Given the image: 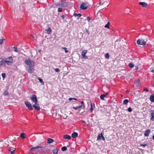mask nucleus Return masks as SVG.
I'll return each mask as SVG.
<instances>
[{
  "label": "nucleus",
  "mask_w": 154,
  "mask_h": 154,
  "mask_svg": "<svg viewBox=\"0 0 154 154\" xmlns=\"http://www.w3.org/2000/svg\"><path fill=\"white\" fill-rule=\"evenodd\" d=\"M25 63L27 65L26 67L27 71L30 74L33 73L34 71V61L30 59H26L25 61Z\"/></svg>",
  "instance_id": "1"
},
{
  "label": "nucleus",
  "mask_w": 154,
  "mask_h": 154,
  "mask_svg": "<svg viewBox=\"0 0 154 154\" xmlns=\"http://www.w3.org/2000/svg\"><path fill=\"white\" fill-rule=\"evenodd\" d=\"M24 103L26 106L30 110H32L33 109V108L32 106L31 103L29 102L26 100L25 101Z\"/></svg>",
  "instance_id": "2"
},
{
  "label": "nucleus",
  "mask_w": 154,
  "mask_h": 154,
  "mask_svg": "<svg viewBox=\"0 0 154 154\" xmlns=\"http://www.w3.org/2000/svg\"><path fill=\"white\" fill-rule=\"evenodd\" d=\"M88 7V4L85 3H83L81 4L80 8L82 10H86Z\"/></svg>",
  "instance_id": "3"
},
{
  "label": "nucleus",
  "mask_w": 154,
  "mask_h": 154,
  "mask_svg": "<svg viewBox=\"0 0 154 154\" xmlns=\"http://www.w3.org/2000/svg\"><path fill=\"white\" fill-rule=\"evenodd\" d=\"M60 2L61 6L62 7H66L69 5L68 3L66 2L65 0L63 1V0H60Z\"/></svg>",
  "instance_id": "4"
},
{
  "label": "nucleus",
  "mask_w": 154,
  "mask_h": 154,
  "mask_svg": "<svg viewBox=\"0 0 154 154\" xmlns=\"http://www.w3.org/2000/svg\"><path fill=\"white\" fill-rule=\"evenodd\" d=\"M87 52V51L84 50L82 51V59H87L88 58V57L85 56V54Z\"/></svg>",
  "instance_id": "5"
},
{
  "label": "nucleus",
  "mask_w": 154,
  "mask_h": 154,
  "mask_svg": "<svg viewBox=\"0 0 154 154\" xmlns=\"http://www.w3.org/2000/svg\"><path fill=\"white\" fill-rule=\"evenodd\" d=\"M137 43L138 45H144V41L143 39L142 38L139 39L137 41Z\"/></svg>",
  "instance_id": "6"
},
{
  "label": "nucleus",
  "mask_w": 154,
  "mask_h": 154,
  "mask_svg": "<svg viewBox=\"0 0 154 154\" xmlns=\"http://www.w3.org/2000/svg\"><path fill=\"white\" fill-rule=\"evenodd\" d=\"M31 100L35 103H37V100L35 95H33L31 97Z\"/></svg>",
  "instance_id": "7"
},
{
  "label": "nucleus",
  "mask_w": 154,
  "mask_h": 154,
  "mask_svg": "<svg viewBox=\"0 0 154 154\" xmlns=\"http://www.w3.org/2000/svg\"><path fill=\"white\" fill-rule=\"evenodd\" d=\"M33 106L37 110H39L40 109V108L37 103H35V104L33 105Z\"/></svg>",
  "instance_id": "8"
},
{
  "label": "nucleus",
  "mask_w": 154,
  "mask_h": 154,
  "mask_svg": "<svg viewBox=\"0 0 154 154\" xmlns=\"http://www.w3.org/2000/svg\"><path fill=\"white\" fill-rule=\"evenodd\" d=\"M5 63H6L7 65H10L11 64H12L13 63V59H11L10 60H8L7 59L6 60L5 59Z\"/></svg>",
  "instance_id": "9"
},
{
  "label": "nucleus",
  "mask_w": 154,
  "mask_h": 154,
  "mask_svg": "<svg viewBox=\"0 0 154 154\" xmlns=\"http://www.w3.org/2000/svg\"><path fill=\"white\" fill-rule=\"evenodd\" d=\"M150 132V130L148 129L145 131V136H148L149 135Z\"/></svg>",
  "instance_id": "10"
},
{
  "label": "nucleus",
  "mask_w": 154,
  "mask_h": 154,
  "mask_svg": "<svg viewBox=\"0 0 154 154\" xmlns=\"http://www.w3.org/2000/svg\"><path fill=\"white\" fill-rule=\"evenodd\" d=\"M78 133L75 132H73L72 134V137L74 138L77 137L78 136Z\"/></svg>",
  "instance_id": "11"
},
{
  "label": "nucleus",
  "mask_w": 154,
  "mask_h": 154,
  "mask_svg": "<svg viewBox=\"0 0 154 154\" xmlns=\"http://www.w3.org/2000/svg\"><path fill=\"white\" fill-rule=\"evenodd\" d=\"M64 138L66 139L70 140L71 139V137L70 136L68 135H65L64 136Z\"/></svg>",
  "instance_id": "12"
},
{
  "label": "nucleus",
  "mask_w": 154,
  "mask_h": 154,
  "mask_svg": "<svg viewBox=\"0 0 154 154\" xmlns=\"http://www.w3.org/2000/svg\"><path fill=\"white\" fill-rule=\"evenodd\" d=\"M54 142V140L51 138H49L47 140V143L49 144L52 143Z\"/></svg>",
  "instance_id": "13"
},
{
  "label": "nucleus",
  "mask_w": 154,
  "mask_h": 154,
  "mask_svg": "<svg viewBox=\"0 0 154 154\" xmlns=\"http://www.w3.org/2000/svg\"><path fill=\"white\" fill-rule=\"evenodd\" d=\"M5 59H3L2 60V61H0V66L3 65H5Z\"/></svg>",
  "instance_id": "14"
},
{
  "label": "nucleus",
  "mask_w": 154,
  "mask_h": 154,
  "mask_svg": "<svg viewBox=\"0 0 154 154\" xmlns=\"http://www.w3.org/2000/svg\"><path fill=\"white\" fill-rule=\"evenodd\" d=\"M21 137L23 139H25L26 137V135L25 133H22L20 134Z\"/></svg>",
  "instance_id": "15"
},
{
  "label": "nucleus",
  "mask_w": 154,
  "mask_h": 154,
  "mask_svg": "<svg viewBox=\"0 0 154 154\" xmlns=\"http://www.w3.org/2000/svg\"><path fill=\"white\" fill-rule=\"evenodd\" d=\"M135 85L137 86H138L140 85V82L139 80L136 81L135 82Z\"/></svg>",
  "instance_id": "16"
},
{
  "label": "nucleus",
  "mask_w": 154,
  "mask_h": 154,
  "mask_svg": "<svg viewBox=\"0 0 154 154\" xmlns=\"http://www.w3.org/2000/svg\"><path fill=\"white\" fill-rule=\"evenodd\" d=\"M102 136L103 135L102 134H99L97 137V140H100L101 139Z\"/></svg>",
  "instance_id": "17"
},
{
  "label": "nucleus",
  "mask_w": 154,
  "mask_h": 154,
  "mask_svg": "<svg viewBox=\"0 0 154 154\" xmlns=\"http://www.w3.org/2000/svg\"><path fill=\"white\" fill-rule=\"evenodd\" d=\"M34 147V148H35V150L37 149H38L39 148H41V149H40L39 150V151H42V148H43V147H41L40 146H37L34 147Z\"/></svg>",
  "instance_id": "18"
},
{
  "label": "nucleus",
  "mask_w": 154,
  "mask_h": 154,
  "mask_svg": "<svg viewBox=\"0 0 154 154\" xmlns=\"http://www.w3.org/2000/svg\"><path fill=\"white\" fill-rule=\"evenodd\" d=\"M150 99L152 102H154V94L150 96Z\"/></svg>",
  "instance_id": "19"
},
{
  "label": "nucleus",
  "mask_w": 154,
  "mask_h": 154,
  "mask_svg": "<svg viewBox=\"0 0 154 154\" xmlns=\"http://www.w3.org/2000/svg\"><path fill=\"white\" fill-rule=\"evenodd\" d=\"M54 7H55H55L58 8V7H60L61 6H62L61 2L59 4H55V5H54Z\"/></svg>",
  "instance_id": "20"
},
{
  "label": "nucleus",
  "mask_w": 154,
  "mask_h": 154,
  "mask_svg": "<svg viewBox=\"0 0 154 154\" xmlns=\"http://www.w3.org/2000/svg\"><path fill=\"white\" fill-rule=\"evenodd\" d=\"M54 154H57L58 152V150L57 149H54L52 151Z\"/></svg>",
  "instance_id": "21"
},
{
  "label": "nucleus",
  "mask_w": 154,
  "mask_h": 154,
  "mask_svg": "<svg viewBox=\"0 0 154 154\" xmlns=\"http://www.w3.org/2000/svg\"><path fill=\"white\" fill-rule=\"evenodd\" d=\"M47 31V33L48 34H51V30L50 27L48 28L47 30H46Z\"/></svg>",
  "instance_id": "22"
},
{
  "label": "nucleus",
  "mask_w": 154,
  "mask_h": 154,
  "mask_svg": "<svg viewBox=\"0 0 154 154\" xmlns=\"http://www.w3.org/2000/svg\"><path fill=\"white\" fill-rule=\"evenodd\" d=\"M74 15L75 17H77V18L78 19L79 18V17H80L81 15L79 14H77L76 13H74Z\"/></svg>",
  "instance_id": "23"
},
{
  "label": "nucleus",
  "mask_w": 154,
  "mask_h": 154,
  "mask_svg": "<svg viewBox=\"0 0 154 154\" xmlns=\"http://www.w3.org/2000/svg\"><path fill=\"white\" fill-rule=\"evenodd\" d=\"M110 24V23L109 22H108L105 25V27L107 28H109V25Z\"/></svg>",
  "instance_id": "24"
},
{
  "label": "nucleus",
  "mask_w": 154,
  "mask_h": 154,
  "mask_svg": "<svg viewBox=\"0 0 154 154\" xmlns=\"http://www.w3.org/2000/svg\"><path fill=\"white\" fill-rule=\"evenodd\" d=\"M129 102V101L128 99H125L123 101V104H127Z\"/></svg>",
  "instance_id": "25"
},
{
  "label": "nucleus",
  "mask_w": 154,
  "mask_h": 154,
  "mask_svg": "<svg viewBox=\"0 0 154 154\" xmlns=\"http://www.w3.org/2000/svg\"><path fill=\"white\" fill-rule=\"evenodd\" d=\"M128 66L130 68H133L134 65L132 63H131L129 64Z\"/></svg>",
  "instance_id": "26"
},
{
  "label": "nucleus",
  "mask_w": 154,
  "mask_h": 154,
  "mask_svg": "<svg viewBox=\"0 0 154 154\" xmlns=\"http://www.w3.org/2000/svg\"><path fill=\"white\" fill-rule=\"evenodd\" d=\"M38 79L40 82L42 83V84L43 85H44V82L42 79L40 78H38Z\"/></svg>",
  "instance_id": "27"
},
{
  "label": "nucleus",
  "mask_w": 154,
  "mask_h": 154,
  "mask_svg": "<svg viewBox=\"0 0 154 154\" xmlns=\"http://www.w3.org/2000/svg\"><path fill=\"white\" fill-rule=\"evenodd\" d=\"M105 97V95L104 94H102L100 96V98L102 100H104V98Z\"/></svg>",
  "instance_id": "28"
},
{
  "label": "nucleus",
  "mask_w": 154,
  "mask_h": 154,
  "mask_svg": "<svg viewBox=\"0 0 154 154\" xmlns=\"http://www.w3.org/2000/svg\"><path fill=\"white\" fill-rule=\"evenodd\" d=\"M67 149V148L65 146H63L61 148V150L63 151H64L66 150Z\"/></svg>",
  "instance_id": "29"
},
{
  "label": "nucleus",
  "mask_w": 154,
  "mask_h": 154,
  "mask_svg": "<svg viewBox=\"0 0 154 154\" xmlns=\"http://www.w3.org/2000/svg\"><path fill=\"white\" fill-rule=\"evenodd\" d=\"M81 107H82L81 106H76V107H73V108L74 109H75L77 110V109H78L80 108Z\"/></svg>",
  "instance_id": "30"
},
{
  "label": "nucleus",
  "mask_w": 154,
  "mask_h": 154,
  "mask_svg": "<svg viewBox=\"0 0 154 154\" xmlns=\"http://www.w3.org/2000/svg\"><path fill=\"white\" fill-rule=\"evenodd\" d=\"M151 114L152 117L151 118V119L152 121H154V113H152Z\"/></svg>",
  "instance_id": "31"
},
{
  "label": "nucleus",
  "mask_w": 154,
  "mask_h": 154,
  "mask_svg": "<svg viewBox=\"0 0 154 154\" xmlns=\"http://www.w3.org/2000/svg\"><path fill=\"white\" fill-rule=\"evenodd\" d=\"M13 49H14V51L16 52H18V51H17V47H13Z\"/></svg>",
  "instance_id": "32"
},
{
  "label": "nucleus",
  "mask_w": 154,
  "mask_h": 154,
  "mask_svg": "<svg viewBox=\"0 0 154 154\" xmlns=\"http://www.w3.org/2000/svg\"><path fill=\"white\" fill-rule=\"evenodd\" d=\"M139 4L140 5H142L143 7H144V2H140Z\"/></svg>",
  "instance_id": "33"
},
{
  "label": "nucleus",
  "mask_w": 154,
  "mask_h": 154,
  "mask_svg": "<svg viewBox=\"0 0 154 154\" xmlns=\"http://www.w3.org/2000/svg\"><path fill=\"white\" fill-rule=\"evenodd\" d=\"M62 49H63L65 50V51L66 53H67L68 52V51L67 50V49L65 47H62Z\"/></svg>",
  "instance_id": "34"
},
{
  "label": "nucleus",
  "mask_w": 154,
  "mask_h": 154,
  "mask_svg": "<svg viewBox=\"0 0 154 154\" xmlns=\"http://www.w3.org/2000/svg\"><path fill=\"white\" fill-rule=\"evenodd\" d=\"M107 3V2L106 1V2H104L102 4L101 2H100V5H102L103 4H105L106 5Z\"/></svg>",
  "instance_id": "35"
},
{
  "label": "nucleus",
  "mask_w": 154,
  "mask_h": 154,
  "mask_svg": "<svg viewBox=\"0 0 154 154\" xmlns=\"http://www.w3.org/2000/svg\"><path fill=\"white\" fill-rule=\"evenodd\" d=\"M13 150L11 151V154H13L14 153L15 151V149H16L15 148H13Z\"/></svg>",
  "instance_id": "36"
},
{
  "label": "nucleus",
  "mask_w": 154,
  "mask_h": 154,
  "mask_svg": "<svg viewBox=\"0 0 154 154\" xmlns=\"http://www.w3.org/2000/svg\"><path fill=\"white\" fill-rule=\"evenodd\" d=\"M62 11V9L61 8H58V12H61Z\"/></svg>",
  "instance_id": "37"
},
{
  "label": "nucleus",
  "mask_w": 154,
  "mask_h": 154,
  "mask_svg": "<svg viewBox=\"0 0 154 154\" xmlns=\"http://www.w3.org/2000/svg\"><path fill=\"white\" fill-rule=\"evenodd\" d=\"M105 57L107 59H109V56L108 54V53H107L106 54Z\"/></svg>",
  "instance_id": "38"
},
{
  "label": "nucleus",
  "mask_w": 154,
  "mask_h": 154,
  "mask_svg": "<svg viewBox=\"0 0 154 154\" xmlns=\"http://www.w3.org/2000/svg\"><path fill=\"white\" fill-rule=\"evenodd\" d=\"M4 94L5 95H7L8 94V92L7 91H6L4 92Z\"/></svg>",
  "instance_id": "39"
},
{
  "label": "nucleus",
  "mask_w": 154,
  "mask_h": 154,
  "mask_svg": "<svg viewBox=\"0 0 154 154\" xmlns=\"http://www.w3.org/2000/svg\"><path fill=\"white\" fill-rule=\"evenodd\" d=\"M128 111L129 112H131L132 111V108L131 107H129L128 109Z\"/></svg>",
  "instance_id": "40"
},
{
  "label": "nucleus",
  "mask_w": 154,
  "mask_h": 154,
  "mask_svg": "<svg viewBox=\"0 0 154 154\" xmlns=\"http://www.w3.org/2000/svg\"><path fill=\"white\" fill-rule=\"evenodd\" d=\"M93 109L92 107V105L91 103V107L90 109V110L91 111V112H92V110H93Z\"/></svg>",
  "instance_id": "41"
},
{
  "label": "nucleus",
  "mask_w": 154,
  "mask_h": 154,
  "mask_svg": "<svg viewBox=\"0 0 154 154\" xmlns=\"http://www.w3.org/2000/svg\"><path fill=\"white\" fill-rule=\"evenodd\" d=\"M2 77L3 78H5V76H6V74L5 73H2Z\"/></svg>",
  "instance_id": "42"
},
{
  "label": "nucleus",
  "mask_w": 154,
  "mask_h": 154,
  "mask_svg": "<svg viewBox=\"0 0 154 154\" xmlns=\"http://www.w3.org/2000/svg\"><path fill=\"white\" fill-rule=\"evenodd\" d=\"M54 70L57 72H58L59 71V69L58 68H56L54 69Z\"/></svg>",
  "instance_id": "43"
},
{
  "label": "nucleus",
  "mask_w": 154,
  "mask_h": 154,
  "mask_svg": "<svg viewBox=\"0 0 154 154\" xmlns=\"http://www.w3.org/2000/svg\"><path fill=\"white\" fill-rule=\"evenodd\" d=\"M35 150V148H34L33 147L32 148L30 149V150H29V152H30L31 151H32L33 150Z\"/></svg>",
  "instance_id": "44"
},
{
  "label": "nucleus",
  "mask_w": 154,
  "mask_h": 154,
  "mask_svg": "<svg viewBox=\"0 0 154 154\" xmlns=\"http://www.w3.org/2000/svg\"><path fill=\"white\" fill-rule=\"evenodd\" d=\"M87 19L88 20V21H89L91 20V18L89 17H87Z\"/></svg>",
  "instance_id": "45"
},
{
  "label": "nucleus",
  "mask_w": 154,
  "mask_h": 154,
  "mask_svg": "<svg viewBox=\"0 0 154 154\" xmlns=\"http://www.w3.org/2000/svg\"><path fill=\"white\" fill-rule=\"evenodd\" d=\"M3 42V40L2 39H0V45L2 44Z\"/></svg>",
  "instance_id": "46"
},
{
  "label": "nucleus",
  "mask_w": 154,
  "mask_h": 154,
  "mask_svg": "<svg viewBox=\"0 0 154 154\" xmlns=\"http://www.w3.org/2000/svg\"><path fill=\"white\" fill-rule=\"evenodd\" d=\"M12 59V57H9L7 59V60L9 59L11 60Z\"/></svg>",
  "instance_id": "47"
},
{
  "label": "nucleus",
  "mask_w": 154,
  "mask_h": 154,
  "mask_svg": "<svg viewBox=\"0 0 154 154\" xmlns=\"http://www.w3.org/2000/svg\"><path fill=\"white\" fill-rule=\"evenodd\" d=\"M101 139L103 140H105V138L103 136H102Z\"/></svg>",
  "instance_id": "48"
},
{
  "label": "nucleus",
  "mask_w": 154,
  "mask_h": 154,
  "mask_svg": "<svg viewBox=\"0 0 154 154\" xmlns=\"http://www.w3.org/2000/svg\"><path fill=\"white\" fill-rule=\"evenodd\" d=\"M85 30H86V32H87L88 34H89V32H88V30H87V29H85Z\"/></svg>",
  "instance_id": "49"
},
{
  "label": "nucleus",
  "mask_w": 154,
  "mask_h": 154,
  "mask_svg": "<svg viewBox=\"0 0 154 154\" xmlns=\"http://www.w3.org/2000/svg\"><path fill=\"white\" fill-rule=\"evenodd\" d=\"M61 17L63 19H64L65 18V16L63 15H62L61 16Z\"/></svg>",
  "instance_id": "50"
},
{
  "label": "nucleus",
  "mask_w": 154,
  "mask_h": 154,
  "mask_svg": "<svg viewBox=\"0 0 154 154\" xmlns=\"http://www.w3.org/2000/svg\"><path fill=\"white\" fill-rule=\"evenodd\" d=\"M13 148H12V149H8V150L10 151V152H11V151L13 150Z\"/></svg>",
  "instance_id": "51"
},
{
  "label": "nucleus",
  "mask_w": 154,
  "mask_h": 154,
  "mask_svg": "<svg viewBox=\"0 0 154 154\" xmlns=\"http://www.w3.org/2000/svg\"><path fill=\"white\" fill-rule=\"evenodd\" d=\"M73 100V98H69V101H71V100Z\"/></svg>",
  "instance_id": "52"
},
{
  "label": "nucleus",
  "mask_w": 154,
  "mask_h": 154,
  "mask_svg": "<svg viewBox=\"0 0 154 154\" xmlns=\"http://www.w3.org/2000/svg\"><path fill=\"white\" fill-rule=\"evenodd\" d=\"M145 91L146 92H148V89L147 88H145Z\"/></svg>",
  "instance_id": "53"
},
{
  "label": "nucleus",
  "mask_w": 154,
  "mask_h": 154,
  "mask_svg": "<svg viewBox=\"0 0 154 154\" xmlns=\"http://www.w3.org/2000/svg\"><path fill=\"white\" fill-rule=\"evenodd\" d=\"M82 106H82V107H83V108H84L85 107V105H84V104H82Z\"/></svg>",
  "instance_id": "54"
},
{
  "label": "nucleus",
  "mask_w": 154,
  "mask_h": 154,
  "mask_svg": "<svg viewBox=\"0 0 154 154\" xmlns=\"http://www.w3.org/2000/svg\"><path fill=\"white\" fill-rule=\"evenodd\" d=\"M81 104H82V105L83 104H84V102L83 101H82L81 102Z\"/></svg>",
  "instance_id": "55"
},
{
  "label": "nucleus",
  "mask_w": 154,
  "mask_h": 154,
  "mask_svg": "<svg viewBox=\"0 0 154 154\" xmlns=\"http://www.w3.org/2000/svg\"><path fill=\"white\" fill-rule=\"evenodd\" d=\"M135 67H136L135 69H136V70H137V69H138V67H137V66H136Z\"/></svg>",
  "instance_id": "56"
},
{
  "label": "nucleus",
  "mask_w": 154,
  "mask_h": 154,
  "mask_svg": "<svg viewBox=\"0 0 154 154\" xmlns=\"http://www.w3.org/2000/svg\"><path fill=\"white\" fill-rule=\"evenodd\" d=\"M147 3H145V8L146 7V6H147Z\"/></svg>",
  "instance_id": "57"
},
{
  "label": "nucleus",
  "mask_w": 154,
  "mask_h": 154,
  "mask_svg": "<svg viewBox=\"0 0 154 154\" xmlns=\"http://www.w3.org/2000/svg\"><path fill=\"white\" fill-rule=\"evenodd\" d=\"M105 95V97L108 95V93H106V94H104Z\"/></svg>",
  "instance_id": "58"
},
{
  "label": "nucleus",
  "mask_w": 154,
  "mask_h": 154,
  "mask_svg": "<svg viewBox=\"0 0 154 154\" xmlns=\"http://www.w3.org/2000/svg\"><path fill=\"white\" fill-rule=\"evenodd\" d=\"M73 100H77V99L75 98H73Z\"/></svg>",
  "instance_id": "59"
},
{
  "label": "nucleus",
  "mask_w": 154,
  "mask_h": 154,
  "mask_svg": "<svg viewBox=\"0 0 154 154\" xmlns=\"http://www.w3.org/2000/svg\"><path fill=\"white\" fill-rule=\"evenodd\" d=\"M82 122H83V123H84L85 124H86L85 122L84 121H82Z\"/></svg>",
  "instance_id": "60"
},
{
  "label": "nucleus",
  "mask_w": 154,
  "mask_h": 154,
  "mask_svg": "<svg viewBox=\"0 0 154 154\" xmlns=\"http://www.w3.org/2000/svg\"><path fill=\"white\" fill-rule=\"evenodd\" d=\"M153 73L154 72V70H152L151 71Z\"/></svg>",
  "instance_id": "61"
},
{
  "label": "nucleus",
  "mask_w": 154,
  "mask_h": 154,
  "mask_svg": "<svg viewBox=\"0 0 154 154\" xmlns=\"http://www.w3.org/2000/svg\"><path fill=\"white\" fill-rule=\"evenodd\" d=\"M31 37H32L33 38H34V36L32 35H31Z\"/></svg>",
  "instance_id": "62"
},
{
  "label": "nucleus",
  "mask_w": 154,
  "mask_h": 154,
  "mask_svg": "<svg viewBox=\"0 0 154 154\" xmlns=\"http://www.w3.org/2000/svg\"><path fill=\"white\" fill-rule=\"evenodd\" d=\"M152 137H153V139L154 140V135H153Z\"/></svg>",
  "instance_id": "63"
},
{
  "label": "nucleus",
  "mask_w": 154,
  "mask_h": 154,
  "mask_svg": "<svg viewBox=\"0 0 154 154\" xmlns=\"http://www.w3.org/2000/svg\"><path fill=\"white\" fill-rule=\"evenodd\" d=\"M146 42L148 40V39H148V38H146Z\"/></svg>",
  "instance_id": "64"
}]
</instances>
